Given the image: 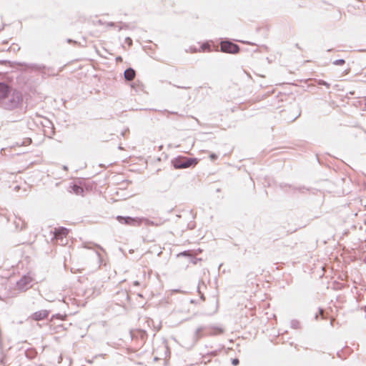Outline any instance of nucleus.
<instances>
[{
    "instance_id": "ddd939ff",
    "label": "nucleus",
    "mask_w": 366,
    "mask_h": 366,
    "mask_svg": "<svg viewBox=\"0 0 366 366\" xmlns=\"http://www.w3.org/2000/svg\"><path fill=\"white\" fill-rule=\"evenodd\" d=\"M180 254L184 256H192V254L191 253L190 251H184L182 252Z\"/></svg>"
},
{
    "instance_id": "6e6552de",
    "label": "nucleus",
    "mask_w": 366,
    "mask_h": 366,
    "mask_svg": "<svg viewBox=\"0 0 366 366\" xmlns=\"http://www.w3.org/2000/svg\"><path fill=\"white\" fill-rule=\"evenodd\" d=\"M48 315H49V312L46 310H41V311L34 312L31 315V318L34 320L39 321V320H42L46 319L48 317Z\"/></svg>"
},
{
    "instance_id": "423d86ee",
    "label": "nucleus",
    "mask_w": 366,
    "mask_h": 366,
    "mask_svg": "<svg viewBox=\"0 0 366 366\" xmlns=\"http://www.w3.org/2000/svg\"><path fill=\"white\" fill-rule=\"evenodd\" d=\"M69 230L64 227L56 229L54 232V238L56 241H60V244H63L64 239L66 238Z\"/></svg>"
},
{
    "instance_id": "2eb2a0df",
    "label": "nucleus",
    "mask_w": 366,
    "mask_h": 366,
    "mask_svg": "<svg viewBox=\"0 0 366 366\" xmlns=\"http://www.w3.org/2000/svg\"><path fill=\"white\" fill-rule=\"evenodd\" d=\"M209 157L212 160H214L217 158V156L215 154H210Z\"/></svg>"
},
{
    "instance_id": "f257e3e1",
    "label": "nucleus",
    "mask_w": 366,
    "mask_h": 366,
    "mask_svg": "<svg viewBox=\"0 0 366 366\" xmlns=\"http://www.w3.org/2000/svg\"><path fill=\"white\" fill-rule=\"evenodd\" d=\"M199 162L196 158H189L186 157H178L172 161V164L175 169H185L191 166H195Z\"/></svg>"
},
{
    "instance_id": "1a4fd4ad",
    "label": "nucleus",
    "mask_w": 366,
    "mask_h": 366,
    "mask_svg": "<svg viewBox=\"0 0 366 366\" xmlns=\"http://www.w3.org/2000/svg\"><path fill=\"white\" fill-rule=\"evenodd\" d=\"M124 76L126 80L132 81L135 78L136 72L133 69L129 68L125 70Z\"/></svg>"
},
{
    "instance_id": "20e7f679",
    "label": "nucleus",
    "mask_w": 366,
    "mask_h": 366,
    "mask_svg": "<svg viewBox=\"0 0 366 366\" xmlns=\"http://www.w3.org/2000/svg\"><path fill=\"white\" fill-rule=\"evenodd\" d=\"M212 51V45L209 42H204L201 44H199L197 46H191L188 50V51L191 53L211 52Z\"/></svg>"
},
{
    "instance_id": "9b49d317",
    "label": "nucleus",
    "mask_w": 366,
    "mask_h": 366,
    "mask_svg": "<svg viewBox=\"0 0 366 366\" xmlns=\"http://www.w3.org/2000/svg\"><path fill=\"white\" fill-rule=\"evenodd\" d=\"M71 192L77 195H81L84 192L83 188L78 185L74 184L73 186L71 187Z\"/></svg>"
},
{
    "instance_id": "39448f33",
    "label": "nucleus",
    "mask_w": 366,
    "mask_h": 366,
    "mask_svg": "<svg viewBox=\"0 0 366 366\" xmlns=\"http://www.w3.org/2000/svg\"><path fill=\"white\" fill-rule=\"evenodd\" d=\"M34 281V278L30 275H24L17 282L19 289L21 290H26L31 287V282Z\"/></svg>"
},
{
    "instance_id": "f03ea898",
    "label": "nucleus",
    "mask_w": 366,
    "mask_h": 366,
    "mask_svg": "<svg viewBox=\"0 0 366 366\" xmlns=\"http://www.w3.org/2000/svg\"><path fill=\"white\" fill-rule=\"evenodd\" d=\"M23 99L20 92L14 91L11 96L9 101L6 104V108L12 109L18 107L22 102Z\"/></svg>"
},
{
    "instance_id": "0eeeda50",
    "label": "nucleus",
    "mask_w": 366,
    "mask_h": 366,
    "mask_svg": "<svg viewBox=\"0 0 366 366\" xmlns=\"http://www.w3.org/2000/svg\"><path fill=\"white\" fill-rule=\"evenodd\" d=\"M11 91V87L9 85L0 83V102L7 98Z\"/></svg>"
},
{
    "instance_id": "9d476101",
    "label": "nucleus",
    "mask_w": 366,
    "mask_h": 366,
    "mask_svg": "<svg viewBox=\"0 0 366 366\" xmlns=\"http://www.w3.org/2000/svg\"><path fill=\"white\" fill-rule=\"evenodd\" d=\"M117 219L119 222L127 224H133V223L135 222V219L131 217H124L122 216H118Z\"/></svg>"
},
{
    "instance_id": "4468645a",
    "label": "nucleus",
    "mask_w": 366,
    "mask_h": 366,
    "mask_svg": "<svg viewBox=\"0 0 366 366\" xmlns=\"http://www.w3.org/2000/svg\"><path fill=\"white\" fill-rule=\"evenodd\" d=\"M239 360L237 358H234L232 360V363L233 365L236 366L239 364Z\"/></svg>"
},
{
    "instance_id": "dca6fc26",
    "label": "nucleus",
    "mask_w": 366,
    "mask_h": 366,
    "mask_svg": "<svg viewBox=\"0 0 366 366\" xmlns=\"http://www.w3.org/2000/svg\"><path fill=\"white\" fill-rule=\"evenodd\" d=\"M319 84H320L325 85V86H326L327 87H329V86H330L329 84H327V83H326V82H325V81H320Z\"/></svg>"
},
{
    "instance_id": "f8f14e48",
    "label": "nucleus",
    "mask_w": 366,
    "mask_h": 366,
    "mask_svg": "<svg viewBox=\"0 0 366 366\" xmlns=\"http://www.w3.org/2000/svg\"><path fill=\"white\" fill-rule=\"evenodd\" d=\"M345 64V60L343 59H338L335 61V64L337 65H342Z\"/></svg>"
},
{
    "instance_id": "7ed1b4c3",
    "label": "nucleus",
    "mask_w": 366,
    "mask_h": 366,
    "mask_svg": "<svg viewBox=\"0 0 366 366\" xmlns=\"http://www.w3.org/2000/svg\"><path fill=\"white\" fill-rule=\"evenodd\" d=\"M221 51L229 54H237L239 52V46L230 41H222L220 44Z\"/></svg>"
}]
</instances>
